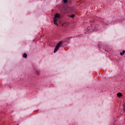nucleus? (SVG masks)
Returning <instances> with one entry per match:
<instances>
[{
    "label": "nucleus",
    "mask_w": 125,
    "mask_h": 125,
    "mask_svg": "<svg viewBox=\"0 0 125 125\" xmlns=\"http://www.w3.org/2000/svg\"><path fill=\"white\" fill-rule=\"evenodd\" d=\"M54 22L55 25H57V26H58V24L57 23V19L54 18Z\"/></svg>",
    "instance_id": "obj_5"
},
{
    "label": "nucleus",
    "mask_w": 125,
    "mask_h": 125,
    "mask_svg": "<svg viewBox=\"0 0 125 125\" xmlns=\"http://www.w3.org/2000/svg\"><path fill=\"white\" fill-rule=\"evenodd\" d=\"M27 57H28V55L26 53H24L22 55V57L23 58H27Z\"/></svg>",
    "instance_id": "obj_7"
},
{
    "label": "nucleus",
    "mask_w": 125,
    "mask_h": 125,
    "mask_svg": "<svg viewBox=\"0 0 125 125\" xmlns=\"http://www.w3.org/2000/svg\"><path fill=\"white\" fill-rule=\"evenodd\" d=\"M62 43H63L62 41H61L58 43V44L56 46L54 50V53H56V52H57V51H58V49H59V48H60V46L62 45Z\"/></svg>",
    "instance_id": "obj_2"
},
{
    "label": "nucleus",
    "mask_w": 125,
    "mask_h": 125,
    "mask_svg": "<svg viewBox=\"0 0 125 125\" xmlns=\"http://www.w3.org/2000/svg\"><path fill=\"white\" fill-rule=\"evenodd\" d=\"M72 37H66L63 40V43H64V42H66V43H70V42H71V39H72Z\"/></svg>",
    "instance_id": "obj_3"
},
{
    "label": "nucleus",
    "mask_w": 125,
    "mask_h": 125,
    "mask_svg": "<svg viewBox=\"0 0 125 125\" xmlns=\"http://www.w3.org/2000/svg\"><path fill=\"white\" fill-rule=\"evenodd\" d=\"M63 2L64 3H67V2H68V0H63Z\"/></svg>",
    "instance_id": "obj_9"
},
{
    "label": "nucleus",
    "mask_w": 125,
    "mask_h": 125,
    "mask_svg": "<svg viewBox=\"0 0 125 125\" xmlns=\"http://www.w3.org/2000/svg\"><path fill=\"white\" fill-rule=\"evenodd\" d=\"M117 95L118 97H121V96H123V94L121 93H118Z\"/></svg>",
    "instance_id": "obj_6"
},
{
    "label": "nucleus",
    "mask_w": 125,
    "mask_h": 125,
    "mask_svg": "<svg viewBox=\"0 0 125 125\" xmlns=\"http://www.w3.org/2000/svg\"><path fill=\"white\" fill-rule=\"evenodd\" d=\"M36 73L37 75H40V71H36Z\"/></svg>",
    "instance_id": "obj_11"
},
{
    "label": "nucleus",
    "mask_w": 125,
    "mask_h": 125,
    "mask_svg": "<svg viewBox=\"0 0 125 125\" xmlns=\"http://www.w3.org/2000/svg\"><path fill=\"white\" fill-rule=\"evenodd\" d=\"M102 28V26L100 25L99 24L93 23L90 27H88L87 29L85 30V34H89V33H91V32H97V31H99V30H101Z\"/></svg>",
    "instance_id": "obj_1"
},
{
    "label": "nucleus",
    "mask_w": 125,
    "mask_h": 125,
    "mask_svg": "<svg viewBox=\"0 0 125 125\" xmlns=\"http://www.w3.org/2000/svg\"><path fill=\"white\" fill-rule=\"evenodd\" d=\"M56 19H57V18H60V15L58 13H57L55 15V18Z\"/></svg>",
    "instance_id": "obj_4"
},
{
    "label": "nucleus",
    "mask_w": 125,
    "mask_h": 125,
    "mask_svg": "<svg viewBox=\"0 0 125 125\" xmlns=\"http://www.w3.org/2000/svg\"><path fill=\"white\" fill-rule=\"evenodd\" d=\"M125 50H123L122 52L120 53V55L121 56H123V55H124V54H125Z\"/></svg>",
    "instance_id": "obj_8"
},
{
    "label": "nucleus",
    "mask_w": 125,
    "mask_h": 125,
    "mask_svg": "<svg viewBox=\"0 0 125 125\" xmlns=\"http://www.w3.org/2000/svg\"><path fill=\"white\" fill-rule=\"evenodd\" d=\"M124 110L125 112V104L124 105V107H123Z\"/></svg>",
    "instance_id": "obj_12"
},
{
    "label": "nucleus",
    "mask_w": 125,
    "mask_h": 125,
    "mask_svg": "<svg viewBox=\"0 0 125 125\" xmlns=\"http://www.w3.org/2000/svg\"><path fill=\"white\" fill-rule=\"evenodd\" d=\"M75 16V15L73 14L70 16V17H71V18H74V17Z\"/></svg>",
    "instance_id": "obj_10"
}]
</instances>
